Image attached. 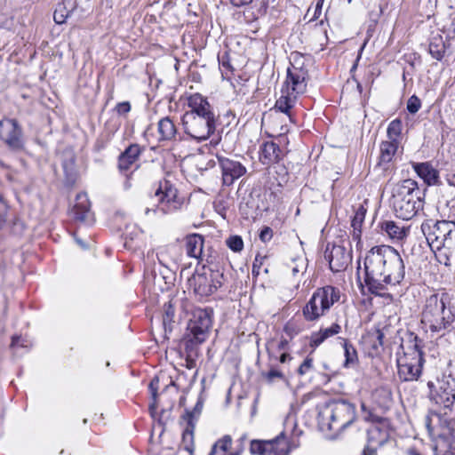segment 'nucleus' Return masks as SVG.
<instances>
[{
  "mask_svg": "<svg viewBox=\"0 0 455 455\" xmlns=\"http://www.w3.org/2000/svg\"><path fill=\"white\" fill-rule=\"evenodd\" d=\"M364 283L374 295L385 297L387 286L400 284L405 266L400 253L389 245L372 247L364 258Z\"/></svg>",
  "mask_w": 455,
  "mask_h": 455,
  "instance_id": "1",
  "label": "nucleus"
},
{
  "mask_svg": "<svg viewBox=\"0 0 455 455\" xmlns=\"http://www.w3.org/2000/svg\"><path fill=\"white\" fill-rule=\"evenodd\" d=\"M454 322L455 308L446 294L433 293L426 298L420 312V324L425 332L443 336Z\"/></svg>",
  "mask_w": 455,
  "mask_h": 455,
  "instance_id": "2",
  "label": "nucleus"
},
{
  "mask_svg": "<svg viewBox=\"0 0 455 455\" xmlns=\"http://www.w3.org/2000/svg\"><path fill=\"white\" fill-rule=\"evenodd\" d=\"M420 229L441 264L455 262V222L426 220Z\"/></svg>",
  "mask_w": 455,
  "mask_h": 455,
  "instance_id": "3",
  "label": "nucleus"
},
{
  "mask_svg": "<svg viewBox=\"0 0 455 455\" xmlns=\"http://www.w3.org/2000/svg\"><path fill=\"white\" fill-rule=\"evenodd\" d=\"M423 196L415 180H404L393 187L390 205L396 217L408 220L422 209Z\"/></svg>",
  "mask_w": 455,
  "mask_h": 455,
  "instance_id": "4",
  "label": "nucleus"
},
{
  "mask_svg": "<svg viewBox=\"0 0 455 455\" xmlns=\"http://www.w3.org/2000/svg\"><path fill=\"white\" fill-rule=\"evenodd\" d=\"M422 343L417 335L411 333L407 342L401 345L403 355L396 361L398 377L402 381H414L420 377L425 363Z\"/></svg>",
  "mask_w": 455,
  "mask_h": 455,
  "instance_id": "5",
  "label": "nucleus"
},
{
  "mask_svg": "<svg viewBox=\"0 0 455 455\" xmlns=\"http://www.w3.org/2000/svg\"><path fill=\"white\" fill-rule=\"evenodd\" d=\"M355 419V406L346 401H336L326 404L318 414L323 430L332 432L331 438L338 437Z\"/></svg>",
  "mask_w": 455,
  "mask_h": 455,
  "instance_id": "6",
  "label": "nucleus"
},
{
  "mask_svg": "<svg viewBox=\"0 0 455 455\" xmlns=\"http://www.w3.org/2000/svg\"><path fill=\"white\" fill-rule=\"evenodd\" d=\"M340 298L339 291L331 285L318 288L302 308V315L308 322L317 321Z\"/></svg>",
  "mask_w": 455,
  "mask_h": 455,
  "instance_id": "7",
  "label": "nucleus"
},
{
  "mask_svg": "<svg viewBox=\"0 0 455 455\" xmlns=\"http://www.w3.org/2000/svg\"><path fill=\"white\" fill-rule=\"evenodd\" d=\"M212 325V309L195 308L187 327L185 341L188 347L204 343L209 336Z\"/></svg>",
  "mask_w": 455,
  "mask_h": 455,
  "instance_id": "8",
  "label": "nucleus"
},
{
  "mask_svg": "<svg viewBox=\"0 0 455 455\" xmlns=\"http://www.w3.org/2000/svg\"><path fill=\"white\" fill-rule=\"evenodd\" d=\"M224 275L220 270H213L203 267L188 279L189 287L194 293L205 298L214 293L223 284Z\"/></svg>",
  "mask_w": 455,
  "mask_h": 455,
  "instance_id": "9",
  "label": "nucleus"
},
{
  "mask_svg": "<svg viewBox=\"0 0 455 455\" xmlns=\"http://www.w3.org/2000/svg\"><path fill=\"white\" fill-rule=\"evenodd\" d=\"M428 397L435 403L451 408L455 402V378L451 374H443L435 381H428Z\"/></svg>",
  "mask_w": 455,
  "mask_h": 455,
  "instance_id": "10",
  "label": "nucleus"
},
{
  "mask_svg": "<svg viewBox=\"0 0 455 455\" xmlns=\"http://www.w3.org/2000/svg\"><path fill=\"white\" fill-rule=\"evenodd\" d=\"M304 60L303 55L298 52L292 53L291 66L287 68L285 90H289L297 96L303 94L307 90L308 70L305 67Z\"/></svg>",
  "mask_w": 455,
  "mask_h": 455,
  "instance_id": "11",
  "label": "nucleus"
},
{
  "mask_svg": "<svg viewBox=\"0 0 455 455\" xmlns=\"http://www.w3.org/2000/svg\"><path fill=\"white\" fill-rule=\"evenodd\" d=\"M154 202L157 203V205L153 208L147 207L145 214L148 215L150 212L156 213L157 212L163 214L171 213L178 210L181 203L178 199L177 189L168 181L164 180L159 184V188L155 192L152 197Z\"/></svg>",
  "mask_w": 455,
  "mask_h": 455,
  "instance_id": "12",
  "label": "nucleus"
},
{
  "mask_svg": "<svg viewBox=\"0 0 455 455\" xmlns=\"http://www.w3.org/2000/svg\"><path fill=\"white\" fill-rule=\"evenodd\" d=\"M154 202L157 203V205L153 208L147 207L145 214L148 215L150 212L156 213L157 212L163 214L171 213L178 210L181 203L178 199L177 189L168 181L164 180L159 184V188L155 192L152 197Z\"/></svg>",
  "mask_w": 455,
  "mask_h": 455,
  "instance_id": "13",
  "label": "nucleus"
},
{
  "mask_svg": "<svg viewBox=\"0 0 455 455\" xmlns=\"http://www.w3.org/2000/svg\"><path fill=\"white\" fill-rule=\"evenodd\" d=\"M182 124L185 132L191 139L201 142L206 140L216 129L215 116H196L192 114H184Z\"/></svg>",
  "mask_w": 455,
  "mask_h": 455,
  "instance_id": "14",
  "label": "nucleus"
},
{
  "mask_svg": "<svg viewBox=\"0 0 455 455\" xmlns=\"http://www.w3.org/2000/svg\"><path fill=\"white\" fill-rule=\"evenodd\" d=\"M296 447V444H291L286 440L284 434L281 433L272 440H252L250 451L251 454L258 455H288Z\"/></svg>",
  "mask_w": 455,
  "mask_h": 455,
  "instance_id": "15",
  "label": "nucleus"
},
{
  "mask_svg": "<svg viewBox=\"0 0 455 455\" xmlns=\"http://www.w3.org/2000/svg\"><path fill=\"white\" fill-rule=\"evenodd\" d=\"M0 140L12 150H20L23 148L22 129L17 120H0Z\"/></svg>",
  "mask_w": 455,
  "mask_h": 455,
  "instance_id": "16",
  "label": "nucleus"
},
{
  "mask_svg": "<svg viewBox=\"0 0 455 455\" xmlns=\"http://www.w3.org/2000/svg\"><path fill=\"white\" fill-rule=\"evenodd\" d=\"M324 258L329 261L330 268L333 272L345 270L352 260L350 251L339 244H327Z\"/></svg>",
  "mask_w": 455,
  "mask_h": 455,
  "instance_id": "17",
  "label": "nucleus"
},
{
  "mask_svg": "<svg viewBox=\"0 0 455 455\" xmlns=\"http://www.w3.org/2000/svg\"><path fill=\"white\" fill-rule=\"evenodd\" d=\"M217 158L221 169L223 185L231 186L246 173V167L239 161L225 156H218Z\"/></svg>",
  "mask_w": 455,
  "mask_h": 455,
  "instance_id": "18",
  "label": "nucleus"
},
{
  "mask_svg": "<svg viewBox=\"0 0 455 455\" xmlns=\"http://www.w3.org/2000/svg\"><path fill=\"white\" fill-rule=\"evenodd\" d=\"M455 419L447 420L440 413L429 411L424 418V425L432 437L443 439L451 431L450 427Z\"/></svg>",
  "mask_w": 455,
  "mask_h": 455,
  "instance_id": "19",
  "label": "nucleus"
},
{
  "mask_svg": "<svg viewBox=\"0 0 455 455\" xmlns=\"http://www.w3.org/2000/svg\"><path fill=\"white\" fill-rule=\"evenodd\" d=\"M188 105L190 108L185 114H192L196 116H215L212 107L208 100L199 93H195L188 99Z\"/></svg>",
  "mask_w": 455,
  "mask_h": 455,
  "instance_id": "20",
  "label": "nucleus"
},
{
  "mask_svg": "<svg viewBox=\"0 0 455 455\" xmlns=\"http://www.w3.org/2000/svg\"><path fill=\"white\" fill-rule=\"evenodd\" d=\"M91 204L85 193H79L76 197V203L72 209L73 218L80 222H92Z\"/></svg>",
  "mask_w": 455,
  "mask_h": 455,
  "instance_id": "21",
  "label": "nucleus"
},
{
  "mask_svg": "<svg viewBox=\"0 0 455 455\" xmlns=\"http://www.w3.org/2000/svg\"><path fill=\"white\" fill-rule=\"evenodd\" d=\"M141 153V148L138 144L130 145L118 157V168L120 171H128L138 160Z\"/></svg>",
  "mask_w": 455,
  "mask_h": 455,
  "instance_id": "22",
  "label": "nucleus"
},
{
  "mask_svg": "<svg viewBox=\"0 0 455 455\" xmlns=\"http://www.w3.org/2000/svg\"><path fill=\"white\" fill-rule=\"evenodd\" d=\"M413 169L416 173L424 180L427 185H435L439 179V173L430 163L414 164Z\"/></svg>",
  "mask_w": 455,
  "mask_h": 455,
  "instance_id": "23",
  "label": "nucleus"
},
{
  "mask_svg": "<svg viewBox=\"0 0 455 455\" xmlns=\"http://www.w3.org/2000/svg\"><path fill=\"white\" fill-rule=\"evenodd\" d=\"M381 229L394 241L403 240L410 231L408 227L399 226L397 223L391 220L384 221L381 224Z\"/></svg>",
  "mask_w": 455,
  "mask_h": 455,
  "instance_id": "24",
  "label": "nucleus"
},
{
  "mask_svg": "<svg viewBox=\"0 0 455 455\" xmlns=\"http://www.w3.org/2000/svg\"><path fill=\"white\" fill-rule=\"evenodd\" d=\"M281 149L277 144L273 141L265 142L260 148V161L264 164L275 163L280 159Z\"/></svg>",
  "mask_w": 455,
  "mask_h": 455,
  "instance_id": "25",
  "label": "nucleus"
},
{
  "mask_svg": "<svg viewBox=\"0 0 455 455\" xmlns=\"http://www.w3.org/2000/svg\"><path fill=\"white\" fill-rule=\"evenodd\" d=\"M186 252L188 256L199 259L203 253L204 237L198 234H193L186 238Z\"/></svg>",
  "mask_w": 455,
  "mask_h": 455,
  "instance_id": "26",
  "label": "nucleus"
},
{
  "mask_svg": "<svg viewBox=\"0 0 455 455\" xmlns=\"http://www.w3.org/2000/svg\"><path fill=\"white\" fill-rule=\"evenodd\" d=\"M340 331L341 327L338 323H332L331 326L328 328L320 329L318 331L311 334L310 346L318 347L328 338L339 334Z\"/></svg>",
  "mask_w": 455,
  "mask_h": 455,
  "instance_id": "27",
  "label": "nucleus"
},
{
  "mask_svg": "<svg viewBox=\"0 0 455 455\" xmlns=\"http://www.w3.org/2000/svg\"><path fill=\"white\" fill-rule=\"evenodd\" d=\"M157 131L159 141L172 140L177 132L173 121L168 116L163 117L159 120L157 124Z\"/></svg>",
  "mask_w": 455,
  "mask_h": 455,
  "instance_id": "28",
  "label": "nucleus"
},
{
  "mask_svg": "<svg viewBox=\"0 0 455 455\" xmlns=\"http://www.w3.org/2000/svg\"><path fill=\"white\" fill-rule=\"evenodd\" d=\"M370 445L382 446L388 440V432L379 425H372L367 431Z\"/></svg>",
  "mask_w": 455,
  "mask_h": 455,
  "instance_id": "29",
  "label": "nucleus"
},
{
  "mask_svg": "<svg viewBox=\"0 0 455 455\" xmlns=\"http://www.w3.org/2000/svg\"><path fill=\"white\" fill-rule=\"evenodd\" d=\"M399 147V142L392 140L382 141L379 146V164H389L395 156Z\"/></svg>",
  "mask_w": 455,
  "mask_h": 455,
  "instance_id": "30",
  "label": "nucleus"
},
{
  "mask_svg": "<svg viewBox=\"0 0 455 455\" xmlns=\"http://www.w3.org/2000/svg\"><path fill=\"white\" fill-rule=\"evenodd\" d=\"M282 96L276 100L275 108L279 111L288 114L290 109L293 107L297 95L292 94L289 90H283Z\"/></svg>",
  "mask_w": 455,
  "mask_h": 455,
  "instance_id": "31",
  "label": "nucleus"
},
{
  "mask_svg": "<svg viewBox=\"0 0 455 455\" xmlns=\"http://www.w3.org/2000/svg\"><path fill=\"white\" fill-rule=\"evenodd\" d=\"M445 43L442 36H433L429 43V53L437 60H441L445 52Z\"/></svg>",
  "mask_w": 455,
  "mask_h": 455,
  "instance_id": "32",
  "label": "nucleus"
},
{
  "mask_svg": "<svg viewBox=\"0 0 455 455\" xmlns=\"http://www.w3.org/2000/svg\"><path fill=\"white\" fill-rule=\"evenodd\" d=\"M204 407V403L201 399H198L193 410H186L185 414L182 416V419L187 424L196 425L197 422Z\"/></svg>",
  "mask_w": 455,
  "mask_h": 455,
  "instance_id": "33",
  "label": "nucleus"
},
{
  "mask_svg": "<svg viewBox=\"0 0 455 455\" xmlns=\"http://www.w3.org/2000/svg\"><path fill=\"white\" fill-rule=\"evenodd\" d=\"M343 347L346 358L344 362V366L346 368L354 366L358 361L356 349L351 343L347 342V340H344Z\"/></svg>",
  "mask_w": 455,
  "mask_h": 455,
  "instance_id": "34",
  "label": "nucleus"
},
{
  "mask_svg": "<svg viewBox=\"0 0 455 455\" xmlns=\"http://www.w3.org/2000/svg\"><path fill=\"white\" fill-rule=\"evenodd\" d=\"M403 124L402 121L398 118L391 121L387 126V135L388 140H392L395 142H399V140L402 135Z\"/></svg>",
  "mask_w": 455,
  "mask_h": 455,
  "instance_id": "35",
  "label": "nucleus"
},
{
  "mask_svg": "<svg viewBox=\"0 0 455 455\" xmlns=\"http://www.w3.org/2000/svg\"><path fill=\"white\" fill-rule=\"evenodd\" d=\"M195 427H196V425L187 424V427H185L183 434H182V443H183L185 449L189 452H192L194 450Z\"/></svg>",
  "mask_w": 455,
  "mask_h": 455,
  "instance_id": "36",
  "label": "nucleus"
},
{
  "mask_svg": "<svg viewBox=\"0 0 455 455\" xmlns=\"http://www.w3.org/2000/svg\"><path fill=\"white\" fill-rule=\"evenodd\" d=\"M184 344H185V350H186V358H185L186 367L188 369H193L196 365V356H197V351H196V347L198 345H192V347H188V341H185V340H184Z\"/></svg>",
  "mask_w": 455,
  "mask_h": 455,
  "instance_id": "37",
  "label": "nucleus"
},
{
  "mask_svg": "<svg viewBox=\"0 0 455 455\" xmlns=\"http://www.w3.org/2000/svg\"><path fill=\"white\" fill-rule=\"evenodd\" d=\"M450 428L451 431L443 438V440L447 447L445 451L451 455H455V421L451 422Z\"/></svg>",
  "mask_w": 455,
  "mask_h": 455,
  "instance_id": "38",
  "label": "nucleus"
},
{
  "mask_svg": "<svg viewBox=\"0 0 455 455\" xmlns=\"http://www.w3.org/2000/svg\"><path fill=\"white\" fill-rule=\"evenodd\" d=\"M175 310L171 303L164 304V313L163 315V324L164 326L165 331L169 329L172 331V324L174 322Z\"/></svg>",
  "mask_w": 455,
  "mask_h": 455,
  "instance_id": "39",
  "label": "nucleus"
},
{
  "mask_svg": "<svg viewBox=\"0 0 455 455\" xmlns=\"http://www.w3.org/2000/svg\"><path fill=\"white\" fill-rule=\"evenodd\" d=\"M289 267L291 269L292 275L294 276L299 272L304 273L307 268V259L303 257L295 259L289 265Z\"/></svg>",
  "mask_w": 455,
  "mask_h": 455,
  "instance_id": "40",
  "label": "nucleus"
},
{
  "mask_svg": "<svg viewBox=\"0 0 455 455\" xmlns=\"http://www.w3.org/2000/svg\"><path fill=\"white\" fill-rule=\"evenodd\" d=\"M366 339L372 342V347L374 349H378L379 347L383 345L384 333L379 329L375 330L372 332H370Z\"/></svg>",
  "mask_w": 455,
  "mask_h": 455,
  "instance_id": "41",
  "label": "nucleus"
},
{
  "mask_svg": "<svg viewBox=\"0 0 455 455\" xmlns=\"http://www.w3.org/2000/svg\"><path fill=\"white\" fill-rule=\"evenodd\" d=\"M227 245L235 252H239L243 248V242L239 235H231L226 241Z\"/></svg>",
  "mask_w": 455,
  "mask_h": 455,
  "instance_id": "42",
  "label": "nucleus"
},
{
  "mask_svg": "<svg viewBox=\"0 0 455 455\" xmlns=\"http://www.w3.org/2000/svg\"><path fill=\"white\" fill-rule=\"evenodd\" d=\"M231 437L229 435H225L213 444L212 449L220 452L221 454H226V451L231 446Z\"/></svg>",
  "mask_w": 455,
  "mask_h": 455,
  "instance_id": "43",
  "label": "nucleus"
},
{
  "mask_svg": "<svg viewBox=\"0 0 455 455\" xmlns=\"http://www.w3.org/2000/svg\"><path fill=\"white\" fill-rule=\"evenodd\" d=\"M68 17V12L66 10L63 4H59L56 8L53 19L57 24H62L66 21V19Z\"/></svg>",
  "mask_w": 455,
  "mask_h": 455,
  "instance_id": "44",
  "label": "nucleus"
},
{
  "mask_svg": "<svg viewBox=\"0 0 455 455\" xmlns=\"http://www.w3.org/2000/svg\"><path fill=\"white\" fill-rule=\"evenodd\" d=\"M365 213L366 210L363 208V206H360L357 209L351 223L354 229L357 230V228H361L365 217Z\"/></svg>",
  "mask_w": 455,
  "mask_h": 455,
  "instance_id": "45",
  "label": "nucleus"
},
{
  "mask_svg": "<svg viewBox=\"0 0 455 455\" xmlns=\"http://www.w3.org/2000/svg\"><path fill=\"white\" fill-rule=\"evenodd\" d=\"M158 382H159L158 379L155 378L151 380V382L149 384V389L151 391L152 397L154 399V403L149 406V410H150L151 415L153 417H154L155 411L156 409V396H157Z\"/></svg>",
  "mask_w": 455,
  "mask_h": 455,
  "instance_id": "46",
  "label": "nucleus"
},
{
  "mask_svg": "<svg viewBox=\"0 0 455 455\" xmlns=\"http://www.w3.org/2000/svg\"><path fill=\"white\" fill-rule=\"evenodd\" d=\"M421 108V100L416 95H412L408 99L407 110L411 114H416Z\"/></svg>",
  "mask_w": 455,
  "mask_h": 455,
  "instance_id": "47",
  "label": "nucleus"
},
{
  "mask_svg": "<svg viewBox=\"0 0 455 455\" xmlns=\"http://www.w3.org/2000/svg\"><path fill=\"white\" fill-rule=\"evenodd\" d=\"M313 368V359L311 357H307L303 363L299 365L298 369V373L299 375H305Z\"/></svg>",
  "mask_w": 455,
  "mask_h": 455,
  "instance_id": "48",
  "label": "nucleus"
},
{
  "mask_svg": "<svg viewBox=\"0 0 455 455\" xmlns=\"http://www.w3.org/2000/svg\"><path fill=\"white\" fill-rule=\"evenodd\" d=\"M6 211H7V204L4 202L3 196L0 195V228H2V226L5 222Z\"/></svg>",
  "mask_w": 455,
  "mask_h": 455,
  "instance_id": "49",
  "label": "nucleus"
},
{
  "mask_svg": "<svg viewBox=\"0 0 455 455\" xmlns=\"http://www.w3.org/2000/svg\"><path fill=\"white\" fill-rule=\"evenodd\" d=\"M116 110L119 115H125L131 111V104L128 101H123L116 106Z\"/></svg>",
  "mask_w": 455,
  "mask_h": 455,
  "instance_id": "50",
  "label": "nucleus"
},
{
  "mask_svg": "<svg viewBox=\"0 0 455 455\" xmlns=\"http://www.w3.org/2000/svg\"><path fill=\"white\" fill-rule=\"evenodd\" d=\"M272 236L273 231L268 227H265L259 233V239L264 243L268 242Z\"/></svg>",
  "mask_w": 455,
  "mask_h": 455,
  "instance_id": "51",
  "label": "nucleus"
},
{
  "mask_svg": "<svg viewBox=\"0 0 455 455\" xmlns=\"http://www.w3.org/2000/svg\"><path fill=\"white\" fill-rule=\"evenodd\" d=\"M266 378L269 382H272L275 379H283V374L276 369H271L266 374Z\"/></svg>",
  "mask_w": 455,
  "mask_h": 455,
  "instance_id": "52",
  "label": "nucleus"
},
{
  "mask_svg": "<svg viewBox=\"0 0 455 455\" xmlns=\"http://www.w3.org/2000/svg\"><path fill=\"white\" fill-rule=\"evenodd\" d=\"M231 4L235 7H243L249 5L253 2V0H229Z\"/></svg>",
  "mask_w": 455,
  "mask_h": 455,
  "instance_id": "53",
  "label": "nucleus"
},
{
  "mask_svg": "<svg viewBox=\"0 0 455 455\" xmlns=\"http://www.w3.org/2000/svg\"><path fill=\"white\" fill-rule=\"evenodd\" d=\"M361 408L364 414L365 420H371V421H376L378 419V417L373 416L370 411H366V406L364 403H362Z\"/></svg>",
  "mask_w": 455,
  "mask_h": 455,
  "instance_id": "54",
  "label": "nucleus"
},
{
  "mask_svg": "<svg viewBox=\"0 0 455 455\" xmlns=\"http://www.w3.org/2000/svg\"><path fill=\"white\" fill-rule=\"evenodd\" d=\"M377 447L378 446L369 444L366 448H364L363 455H376Z\"/></svg>",
  "mask_w": 455,
  "mask_h": 455,
  "instance_id": "55",
  "label": "nucleus"
},
{
  "mask_svg": "<svg viewBox=\"0 0 455 455\" xmlns=\"http://www.w3.org/2000/svg\"><path fill=\"white\" fill-rule=\"evenodd\" d=\"M288 347V340L284 338H282L281 340L278 343V349L279 350H285Z\"/></svg>",
  "mask_w": 455,
  "mask_h": 455,
  "instance_id": "56",
  "label": "nucleus"
},
{
  "mask_svg": "<svg viewBox=\"0 0 455 455\" xmlns=\"http://www.w3.org/2000/svg\"><path fill=\"white\" fill-rule=\"evenodd\" d=\"M157 256V259L159 261L160 264L164 265V266H166V264L164 263V251H160L159 252H157L156 254Z\"/></svg>",
  "mask_w": 455,
  "mask_h": 455,
  "instance_id": "57",
  "label": "nucleus"
},
{
  "mask_svg": "<svg viewBox=\"0 0 455 455\" xmlns=\"http://www.w3.org/2000/svg\"><path fill=\"white\" fill-rule=\"evenodd\" d=\"M20 339L19 336L12 337L11 347L13 348L16 347L20 344Z\"/></svg>",
  "mask_w": 455,
  "mask_h": 455,
  "instance_id": "58",
  "label": "nucleus"
},
{
  "mask_svg": "<svg viewBox=\"0 0 455 455\" xmlns=\"http://www.w3.org/2000/svg\"><path fill=\"white\" fill-rule=\"evenodd\" d=\"M291 359V355L287 353H283L281 355H280V359L279 361L283 363H285L287 360H290Z\"/></svg>",
  "mask_w": 455,
  "mask_h": 455,
  "instance_id": "59",
  "label": "nucleus"
},
{
  "mask_svg": "<svg viewBox=\"0 0 455 455\" xmlns=\"http://www.w3.org/2000/svg\"><path fill=\"white\" fill-rule=\"evenodd\" d=\"M361 235V228H357V230H353V237L355 240H359Z\"/></svg>",
  "mask_w": 455,
  "mask_h": 455,
  "instance_id": "60",
  "label": "nucleus"
},
{
  "mask_svg": "<svg viewBox=\"0 0 455 455\" xmlns=\"http://www.w3.org/2000/svg\"><path fill=\"white\" fill-rule=\"evenodd\" d=\"M76 243H78L82 248H84V249H86V248H87L86 244H85V243H84L81 239H79V238H76Z\"/></svg>",
  "mask_w": 455,
  "mask_h": 455,
  "instance_id": "61",
  "label": "nucleus"
},
{
  "mask_svg": "<svg viewBox=\"0 0 455 455\" xmlns=\"http://www.w3.org/2000/svg\"><path fill=\"white\" fill-rule=\"evenodd\" d=\"M284 331L285 332H287L289 335H291V332H292V330H291V327L290 324H287L285 327H284Z\"/></svg>",
  "mask_w": 455,
  "mask_h": 455,
  "instance_id": "62",
  "label": "nucleus"
},
{
  "mask_svg": "<svg viewBox=\"0 0 455 455\" xmlns=\"http://www.w3.org/2000/svg\"><path fill=\"white\" fill-rule=\"evenodd\" d=\"M209 455H226V454H221L220 452H219L212 448V451Z\"/></svg>",
  "mask_w": 455,
  "mask_h": 455,
  "instance_id": "63",
  "label": "nucleus"
},
{
  "mask_svg": "<svg viewBox=\"0 0 455 455\" xmlns=\"http://www.w3.org/2000/svg\"><path fill=\"white\" fill-rule=\"evenodd\" d=\"M381 391H382V392H384V393L386 394V395H387V397H389V398H390V396H391V392H390L389 390H387V389H382Z\"/></svg>",
  "mask_w": 455,
  "mask_h": 455,
  "instance_id": "64",
  "label": "nucleus"
}]
</instances>
